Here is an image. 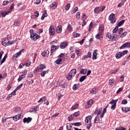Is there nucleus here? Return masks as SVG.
<instances>
[{
	"label": "nucleus",
	"mask_w": 130,
	"mask_h": 130,
	"mask_svg": "<svg viewBox=\"0 0 130 130\" xmlns=\"http://www.w3.org/2000/svg\"><path fill=\"white\" fill-rule=\"evenodd\" d=\"M77 74V70L76 69H72L69 74V76H67V79L68 81H71L73 77H75V75Z\"/></svg>",
	"instance_id": "obj_1"
},
{
	"label": "nucleus",
	"mask_w": 130,
	"mask_h": 130,
	"mask_svg": "<svg viewBox=\"0 0 130 130\" xmlns=\"http://www.w3.org/2000/svg\"><path fill=\"white\" fill-rule=\"evenodd\" d=\"M118 34H119L120 37L121 38H123L124 37H125V36H126V35L127 34V32H123V28H120L119 29H118Z\"/></svg>",
	"instance_id": "obj_2"
},
{
	"label": "nucleus",
	"mask_w": 130,
	"mask_h": 130,
	"mask_svg": "<svg viewBox=\"0 0 130 130\" xmlns=\"http://www.w3.org/2000/svg\"><path fill=\"white\" fill-rule=\"evenodd\" d=\"M109 21H111L112 24H114L116 22V19H115V15L113 13H111L109 17Z\"/></svg>",
	"instance_id": "obj_3"
},
{
	"label": "nucleus",
	"mask_w": 130,
	"mask_h": 130,
	"mask_svg": "<svg viewBox=\"0 0 130 130\" xmlns=\"http://www.w3.org/2000/svg\"><path fill=\"white\" fill-rule=\"evenodd\" d=\"M49 34L50 36H53L55 34V29L53 25H51L49 28Z\"/></svg>",
	"instance_id": "obj_4"
},
{
	"label": "nucleus",
	"mask_w": 130,
	"mask_h": 130,
	"mask_svg": "<svg viewBox=\"0 0 130 130\" xmlns=\"http://www.w3.org/2000/svg\"><path fill=\"white\" fill-rule=\"evenodd\" d=\"M2 43L3 46H9L10 43V40H9V39H8L7 38H4L3 40Z\"/></svg>",
	"instance_id": "obj_5"
},
{
	"label": "nucleus",
	"mask_w": 130,
	"mask_h": 130,
	"mask_svg": "<svg viewBox=\"0 0 130 130\" xmlns=\"http://www.w3.org/2000/svg\"><path fill=\"white\" fill-rule=\"evenodd\" d=\"M40 38V36L38 35L37 33L34 32L31 35H30V39L31 40H34V41H36L37 39H39Z\"/></svg>",
	"instance_id": "obj_6"
},
{
	"label": "nucleus",
	"mask_w": 130,
	"mask_h": 130,
	"mask_svg": "<svg viewBox=\"0 0 130 130\" xmlns=\"http://www.w3.org/2000/svg\"><path fill=\"white\" fill-rule=\"evenodd\" d=\"M130 48V43L127 42L123 44L120 47V49H123L124 48Z\"/></svg>",
	"instance_id": "obj_7"
},
{
	"label": "nucleus",
	"mask_w": 130,
	"mask_h": 130,
	"mask_svg": "<svg viewBox=\"0 0 130 130\" xmlns=\"http://www.w3.org/2000/svg\"><path fill=\"white\" fill-rule=\"evenodd\" d=\"M59 48V46H55L54 45H52L51 47V54H52L53 52H54L56 49H58Z\"/></svg>",
	"instance_id": "obj_8"
},
{
	"label": "nucleus",
	"mask_w": 130,
	"mask_h": 130,
	"mask_svg": "<svg viewBox=\"0 0 130 130\" xmlns=\"http://www.w3.org/2000/svg\"><path fill=\"white\" fill-rule=\"evenodd\" d=\"M11 11H4L3 10H1L0 11V15L2 16V17H5L7 15H8V14H10L11 13Z\"/></svg>",
	"instance_id": "obj_9"
},
{
	"label": "nucleus",
	"mask_w": 130,
	"mask_h": 130,
	"mask_svg": "<svg viewBox=\"0 0 130 130\" xmlns=\"http://www.w3.org/2000/svg\"><path fill=\"white\" fill-rule=\"evenodd\" d=\"M23 123H29L32 121V118L28 117L27 118H23Z\"/></svg>",
	"instance_id": "obj_10"
},
{
	"label": "nucleus",
	"mask_w": 130,
	"mask_h": 130,
	"mask_svg": "<svg viewBox=\"0 0 130 130\" xmlns=\"http://www.w3.org/2000/svg\"><path fill=\"white\" fill-rule=\"evenodd\" d=\"M85 121L86 123H91L92 121V116H87L85 119Z\"/></svg>",
	"instance_id": "obj_11"
},
{
	"label": "nucleus",
	"mask_w": 130,
	"mask_h": 130,
	"mask_svg": "<svg viewBox=\"0 0 130 130\" xmlns=\"http://www.w3.org/2000/svg\"><path fill=\"white\" fill-rule=\"evenodd\" d=\"M56 32L58 34H60L62 32V26L59 25L56 27Z\"/></svg>",
	"instance_id": "obj_12"
},
{
	"label": "nucleus",
	"mask_w": 130,
	"mask_h": 130,
	"mask_svg": "<svg viewBox=\"0 0 130 130\" xmlns=\"http://www.w3.org/2000/svg\"><path fill=\"white\" fill-rule=\"evenodd\" d=\"M68 46V43L67 42H63L60 45L61 49H64Z\"/></svg>",
	"instance_id": "obj_13"
},
{
	"label": "nucleus",
	"mask_w": 130,
	"mask_h": 130,
	"mask_svg": "<svg viewBox=\"0 0 130 130\" xmlns=\"http://www.w3.org/2000/svg\"><path fill=\"white\" fill-rule=\"evenodd\" d=\"M75 117H78V116H79V114L71 115L69 116L68 118L69 121H72L74 120V117H75Z\"/></svg>",
	"instance_id": "obj_14"
},
{
	"label": "nucleus",
	"mask_w": 130,
	"mask_h": 130,
	"mask_svg": "<svg viewBox=\"0 0 130 130\" xmlns=\"http://www.w3.org/2000/svg\"><path fill=\"white\" fill-rule=\"evenodd\" d=\"M98 51V50L95 49L93 51V52L92 53V59H97V52Z\"/></svg>",
	"instance_id": "obj_15"
},
{
	"label": "nucleus",
	"mask_w": 130,
	"mask_h": 130,
	"mask_svg": "<svg viewBox=\"0 0 130 130\" xmlns=\"http://www.w3.org/2000/svg\"><path fill=\"white\" fill-rule=\"evenodd\" d=\"M39 106L38 105L36 107H35L34 108H32L30 109L29 111H30L31 112H34V111H35L36 113V112L38 111V110H39Z\"/></svg>",
	"instance_id": "obj_16"
},
{
	"label": "nucleus",
	"mask_w": 130,
	"mask_h": 130,
	"mask_svg": "<svg viewBox=\"0 0 130 130\" xmlns=\"http://www.w3.org/2000/svg\"><path fill=\"white\" fill-rule=\"evenodd\" d=\"M22 55V50L19 51L18 52L14 54L13 55V57L15 58H18L19 56H20V55Z\"/></svg>",
	"instance_id": "obj_17"
},
{
	"label": "nucleus",
	"mask_w": 130,
	"mask_h": 130,
	"mask_svg": "<svg viewBox=\"0 0 130 130\" xmlns=\"http://www.w3.org/2000/svg\"><path fill=\"white\" fill-rule=\"evenodd\" d=\"M15 113H18L19 114H21L22 112V110H21V108L18 107L15 108L14 110Z\"/></svg>",
	"instance_id": "obj_18"
},
{
	"label": "nucleus",
	"mask_w": 130,
	"mask_h": 130,
	"mask_svg": "<svg viewBox=\"0 0 130 130\" xmlns=\"http://www.w3.org/2000/svg\"><path fill=\"white\" fill-rule=\"evenodd\" d=\"M13 118L14 121H18V120L21 118V114L16 115V116L13 117Z\"/></svg>",
	"instance_id": "obj_19"
},
{
	"label": "nucleus",
	"mask_w": 130,
	"mask_h": 130,
	"mask_svg": "<svg viewBox=\"0 0 130 130\" xmlns=\"http://www.w3.org/2000/svg\"><path fill=\"white\" fill-rule=\"evenodd\" d=\"M93 101L92 100H90L89 101L87 102V104L86 105V107H91L92 106V104H93Z\"/></svg>",
	"instance_id": "obj_20"
},
{
	"label": "nucleus",
	"mask_w": 130,
	"mask_h": 130,
	"mask_svg": "<svg viewBox=\"0 0 130 130\" xmlns=\"http://www.w3.org/2000/svg\"><path fill=\"white\" fill-rule=\"evenodd\" d=\"M104 31V25L102 24L100 26L99 28V32L100 33H103V32Z\"/></svg>",
	"instance_id": "obj_21"
},
{
	"label": "nucleus",
	"mask_w": 130,
	"mask_h": 130,
	"mask_svg": "<svg viewBox=\"0 0 130 130\" xmlns=\"http://www.w3.org/2000/svg\"><path fill=\"white\" fill-rule=\"evenodd\" d=\"M48 54H49V51L48 50H46V51H44V52H43L41 53V55H42V56H48Z\"/></svg>",
	"instance_id": "obj_22"
},
{
	"label": "nucleus",
	"mask_w": 130,
	"mask_h": 130,
	"mask_svg": "<svg viewBox=\"0 0 130 130\" xmlns=\"http://www.w3.org/2000/svg\"><path fill=\"white\" fill-rule=\"evenodd\" d=\"M121 56H123L122 52H119L116 54V58H117V59H119Z\"/></svg>",
	"instance_id": "obj_23"
},
{
	"label": "nucleus",
	"mask_w": 130,
	"mask_h": 130,
	"mask_svg": "<svg viewBox=\"0 0 130 130\" xmlns=\"http://www.w3.org/2000/svg\"><path fill=\"white\" fill-rule=\"evenodd\" d=\"M101 111H102V108H100L98 109V108H96L95 113V114H101Z\"/></svg>",
	"instance_id": "obj_24"
},
{
	"label": "nucleus",
	"mask_w": 130,
	"mask_h": 130,
	"mask_svg": "<svg viewBox=\"0 0 130 130\" xmlns=\"http://www.w3.org/2000/svg\"><path fill=\"white\" fill-rule=\"evenodd\" d=\"M57 6V5H56V3L53 2L50 5V7L51 9H52V10H53L56 8Z\"/></svg>",
	"instance_id": "obj_25"
},
{
	"label": "nucleus",
	"mask_w": 130,
	"mask_h": 130,
	"mask_svg": "<svg viewBox=\"0 0 130 130\" xmlns=\"http://www.w3.org/2000/svg\"><path fill=\"white\" fill-rule=\"evenodd\" d=\"M99 114L98 115V116L95 118L94 123H99L100 122V119H99Z\"/></svg>",
	"instance_id": "obj_26"
},
{
	"label": "nucleus",
	"mask_w": 130,
	"mask_h": 130,
	"mask_svg": "<svg viewBox=\"0 0 130 130\" xmlns=\"http://www.w3.org/2000/svg\"><path fill=\"white\" fill-rule=\"evenodd\" d=\"M47 17V11L46 10L44 11V13L43 14L41 17V20H43L45 18Z\"/></svg>",
	"instance_id": "obj_27"
},
{
	"label": "nucleus",
	"mask_w": 130,
	"mask_h": 130,
	"mask_svg": "<svg viewBox=\"0 0 130 130\" xmlns=\"http://www.w3.org/2000/svg\"><path fill=\"white\" fill-rule=\"evenodd\" d=\"M49 72V71H48V70L46 71H43L41 73V77H45V75H46V74H48Z\"/></svg>",
	"instance_id": "obj_28"
},
{
	"label": "nucleus",
	"mask_w": 130,
	"mask_h": 130,
	"mask_svg": "<svg viewBox=\"0 0 130 130\" xmlns=\"http://www.w3.org/2000/svg\"><path fill=\"white\" fill-rule=\"evenodd\" d=\"M124 22H125V20H122L120 21V22H119L118 23L116 26H117L118 27H120V26H121V25H122V24H124Z\"/></svg>",
	"instance_id": "obj_29"
},
{
	"label": "nucleus",
	"mask_w": 130,
	"mask_h": 130,
	"mask_svg": "<svg viewBox=\"0 0 130 130\" xmlns=\"http://www.w3.org/2000/svg\"><path fill=\"white\" fill-rule=\"evenodd\" d=\"M40 69H41V72H42L44 69H46V65L43 64H40Z\"/></svg>",
	"instance_id": "obj_30"
},
{
	"label": "nucleus",
	"mask_w": 130,
	"mask_h": 130,
	"mask_svg": "<svg viewBox=\"0 0 130 130\" xmlns=\"http://www.w3.org/2000/svg\"><path fill=\"white\" fill-rule=\"evenodd\" d=\"M7 57H8V54H6L5 56L4 57V58H3V59L2 60L1 62V64H3V63H4V62H5V61H6V59H7Z\"/></svg>",
	"instance_id": "obj_31"
},
{
	"label": "nucleus",
	"mask_w": 130,
	"mask_h": 130,
	"mask_svg": "<svg viewBox=\"0 0 130 130\" xmlns=\"http://www.w3.org/2000/svg\"><path fill=\"white\" fill-rule=\"evenodd\" d=\"M87 69H82L80 71V73L82 75H86V74H87Z\"/></svg>",
	"instance_id": "obj_32"
},
{
	"label": "nucleus",
	"mask_w": 130,
	"mask_h": 130,
	"mask_svg": "<svg viewBox=\"0 0 130 130\" xmlns=\"http://www.w3.org/2000/svg\"><path fill=\"white\" fill-rule=\"evenodd\" d=\"M86 78H87V76H82L79 79V82H84V81H85V80H86Z\"/></svg>",
	"instance_id": "obj_33"
},
{
	"label": "nucleus",
	"mask_w": 130,
	"mask_h": 130,
	"mask_svg": "<svg viewBox=\"0 0 130 130\" xmlns=\"http://www.w3.org/2000/svg\"><path fill=\"white\" fill-rule=\"evenodd\" d=\"M78 107H79V104H75L71 108V110H75V109H77L78 108Z\"/></svg>",
	"instance_id": "obj_34"
},
{
	"label": "nucleus",
	"mask_w": 130,
	"mask_h": 130,
	"mask_svg": "<svg viewBox=\"0 0 130 130\" xmlns=\"http://www.w3.org/2000/svg\"><path fill=\"white\" fill-rule=\"evenodd\" d=\"M73 125H75V126H81L82 125V123L81 122H75V123H73Z\"/></svg>",
	"instance_id": "obj_35"
},
{
	"label": "nucleus",
	"mask_w": 130,
	"mask_h": 130,
	"mask_svg": "<svg viewBox=\"0 0 130 130\" xmlns=\"http://www.w3.org/2000/svg\"><path fill=\"white\" fill-rule=\"evenodd\" d=\"M99 9V7L95 8L94 10V13H95V14H99L100 12V9Z\"/></svg>",
	"instance_id": "obj_36"
},
{
	"label": "nucleus",
	"mask_w": 130,
	"mask_h": 130,
	"mask_svg": "<svg viewBox=\"0 0 130 130\" xmlns=\"http://www.w3.org/2000/svg\"><path fill=\"white\" fill-rule=\"evenodd\" d=\"M12 117H11L10 118H3L2 120V123H6V122H7V119H9V118H12Z\"/></svg>",
	"instance_id": "obj_37"
},
{
	"label": "nucleus",
	"mask_w": 130,
	"mask_h": 130,
	"mask_svg": "<svg viewBox=\"0 0 130 130\" xmlns=\"http://www.w3.org/2000/svg\"><path fill=\"white\" fill-rule=\"evenodd\" d=\"M101 35H102V33L99 32V33L95 36V38H96V39L100 40V37L101 36Z\"/></svg>",
	"instance_id": "obj_38"
},
{
	"label": "nucleus",
	"mask_w": 130,
	"mask_h": 130,
	"mask_svg": "<svg viewBox=\"0 0 130 130\" xmlns=\"http://www.w3.org/2000/svg\"><path fill=\"white\" fill-rule=\"evenodd\" d=\"M70 8H71V4H70V3L67 4L66 6V9H65L66 11H69Z\"/></svg>",
	"instance_id": "obj_39"
},
{
	"label": "nucleus",
	"mask_w": 130,
	"mask_h": 130,
	"mask_svg": "<svg viewBox=\"0 0 130 130\" xmlns=\"http://www.w3.org/2000/svg\"><path fill=\"white\" fill-rule=\"evenodd\" d=\"M24 78H25V76L24 75H21L18 79V82H21V81H22V79H24Z\"/></svg>",
	"instance_id": "obj_40"
},
{
	"label": "nucleus",
	"mask_w": 130,
	"mask_h": 130,
	"mask_svg": "<svg viewBox=\"0 0 130 130\" xmlns=\"http://www.w3.org/2000/svg\"><path fill=\"white\" fill-rule=\"evenodd\" d=\"M72 25L69 24L67 26V30H68V31H72Z\"/></svg>",
	"instance_id": "obj_41"
},
{
	"label": "nucleus",
	"mask_w": 130,
	"mask_h": 130,
	"mask_svg": "<svg viewBox=\"0 0 130 130\" xmlns=\"http://www.w3.org/2000/svg\"><path fill=\"white\" fill-rule=\"evenodd\" d=\"M106 37L107 38H109V39H111V38H112V36H111V34H110V32H108L107 34Z\"/></svg>",
	"instance_id": "obj_42"
},
{
	"label": "nucleus",
	"mask_w": 130,
	"mask_h": 130,
	"mask_svg": "<svg viewBox=\"0 0 130 130\" xmlns=\"http://www.w3.org/2000/svg\"><path fill=\"white\" fill-rule=\"evenodd\" d=\"M116 130H126V128H124V127H122L120 126L119 127L116 128Z\"/></svg>",
	"instance_id": "obj_43"
},
{
	"label": "nucleus",
	"mask_w": 130,
	"mask_h": 130,
	"mask_svg": "<svg viewBox=\"0 0 130 130\" xmlns=\"http://www.w3.org/2000/svg\"><path fill=\"white\" fill-rule=\"evenodd\" d=\"M55 62H56L57 64H60L61 63V58L57 59Z\"/></svg>",
	"instance_id": "obj_44"
},
{
	"label": "nucleus",
	"mask_w": 130,
	"mask_h": 130,
	"mask_svg": "<svg viewBox=\"0 0 130 130\" xmlns=\"http://www.w3.org/2000/svg\"><path fill=\"white\" fill-rule=\"evenodd\" d=\"M119 71V69H116V70H112V74H116Z\"/></svg>",
	"instance_id": "obj_45"
},
{
	"label": "nucleus",
	"mask_w": 130,
	"mask_h": 130,
	"mask_svg": "<svg viewBox=\"0 0 130 130\" xmlns=\"http://www.w3.org/2000/svg\"><path fill=\"white\" fill-rule=\"evenodd\" d=\"M121 104H123L124 105H125V104H127V100L124 99V100H123L122 101H121Z\"/></svg>",
	"instance_id": "obj_46"
},
{
	"label": "nucleus",
	"mask_w": 130,
	"mask_h": 130,
	"mask_svg": "<svg viewBox=\"0 0 130 130\" xmlns=\"http://www.w3.org/2000/svg\"><path fill=\"white\" fill-rule=\"evenodd\" d=\"M118 31V27L117 26H116L113 29V33H116Z\"/></svg>",
	"instance_id": "obj_47"
},
{
	"label": "nucleus",
	"mask_w": 130,
	"mask_h": 130,
	"mask_svg": "<svg viewBox=\"0 0 130 130\" xmlns=\"http://www.w3.org/2000/svg\"><path fill=\"white\" fill-rule=\"evenodd\" d=\"M73 89L76 91V90L78 89V85L77 84H75L73 86Z\"/></svg>",
	"instance_id": "obj_48"
},
{
	"label": "nucleus",
	"mask_w": 130,
	"mask_h": 130,
	"mask_svg": "<svg viewBox=\"0 0 130 130\" xmlns=\"http://www.w3.org/2000/svg\"><path fill=\"white\" fill-rule=\"evenodd\" d=\"M70 54H71V58H75V52L71 51Z\"/></svg>",
	"instance_id": "obj_49"
},
{
	"label": "nucleus",
	"mask_w": 130,
	"mask_h": 130,
	"mask_svg": "<svg viewBox=\"0 0 130 130\" xmlns=\"http://www.w3.org/2000/svg\"><path fill=\"white\" fill-rule=\"evenodd\" d=\"M116 102H117V100H112V101H111L110 102V104H111L112 105H114L115 103H116Z\"/></svg>",
	"instance_id": "obj_50"
},
{
	"label": "nucleus",
	"mask_w": 130,
	"mask_h": 130,
	"mask_svg": "<svg viewBox=\"0 0 130 130\" xmlns=\"http://www.w3.org/2000/svg\"><path fill=\"white\" fill-rule=\"evenodd\" d=\"M109 85H112L114 84V80H113V79L111 80L110 79L109 81Z\"/></svg>",
	"instance_id": "obj_51"
},
{
	"label": "nucleus",
	"mask_w": 130,
	"mask_h": 130,
	"mask_svg": "<svg viewBox=\"0 0 130 130\" xmlns=\"http://www.w3.org/2000/svg\"><path fill=\"white\" fill-rule=\"evenodd\" d=\"M73 35L75 38H77V37H80V36H81V34L79 33L73 34Z\"/></svg>",
	"instance_id": "obj_52"
},
{
	"label": "nucleus",
	"mask_w": 130,
	"mask_h": 130,
	"mask_svg": "<svg viewBox=\"0 0 130 130\" xmlns=\"http://www.w3.org/2000/svg\"><path fill=\"white\" fill-rule=\"evenodd\" d=\"M112 39L113 40L116 41V40L118 39V36L116 35V37L115 36H113Z\"/></svg>",
	"instance_id": "obj_53"
},
{
	"label": "nucleus",
	"mask_w": 130,
	"mask_h": 130,
	"mask_svg": "<svg viewBox=\"0 0 130 130\" xmlns=\"http://www.w3.org/2000/svg\"><path fill=\"white\" fill-rule=\"evenodd\" d=\"M99 10L100 12H103L105 10V6H103L102 7H99Z\"/></svg>",
	"instance_id": "obj_54"
},
{
	"label": "nucleus",
	"mask_w": 130,
	"mask_h": 130,
	"mask_svg": "<svg viewBox=\"0 0 130 130\" xmlns=\"http://www.w3.org/2000/svg\"><path fill=\"white\" fill-rule=\"evenodd\" d=\"M35 72H41V69H40V67H37L35 69Z\"/></svg>",
	"instance_id": "obj_55"
},
{
	"label": "nucleus",
	"mask_w": 130,
	"mask_h": 130,
	"mask_svg": "<svg viewBox=\"0 0 130 130\" xmlns=\"http://www.w3.org/2000/svg\"><path fill=\"white\" fill-rule=\"evenodd\" d=\"M34 3L36 4V5H39V4L41 3V0H35Z\"/></svg>",
	"instance_id": "obj_56"
},
{
	"label": "nucleus",
	"mask_w": 130,
	"mask_h": 130,
	"mask_svg": "<svg viewBox=\"0 0 130 130\" xmlns=\"http://www.w3.org/2000/svg\"><path fill=\"white\" fill-rule=\"evenodd\" d=\"M83 18L84 19H85V20H86V19H87V15L85 13H83L82 17V20H83Z\"/></svg>",
	"instance_id": "obj_57"
},
{
	"label": "nucleus",
	"mask_w": 130,
	"mask_h": 130,
	"mask_svg": "<svg viewBox=\"0 0 130 130\" xmlns=\"http://www.w3.org/2000/svg\"><path fill=\"white\" fill-rule=\"evenodd\" d=\"M67 124H68L69 127H70V129H68L69 130H73L72 129V127H73V123H68Z\"/></svg>",
	"instance_id": "obj_58"
},
{
	"label": "nucleus",
	"mask_w": 130,
	"mask_h": 130,
	"mask_svg": "<svg viewBox=\"0 0 130 130\" xmlns=\"http://www.w3.org/2000/svg\"><path fill=\"white\" fill-rule=\"evenodd\" d=\"M111 109H113V110H114L115 108H116V103H115L114 105H112L111 107Z\"/></svg>",
	"instance_id": "obj_59"
},
{
	"label": "nucleus",
	"mask_w": 130,
	"mask_h": 130,
	"mask_svg": "<svg viewBox=\"0 0 130 130\" xmlns=\"http://www.w3.org/2000/svg\"><path fill=\"white\" fill-rule=\"evenodd\" d=\"M128 52V51L126 50H124L123 51V52H122V55H123H123H125V54H126Z\"/></svg>",
	"instance_id": "obj_60"
},
{
	"label": "nucleus",
	"mask_w": 130,
	"mask_h": 130,
	"mask_svg": "<svg viewBox=\"0 0 130 130\" xmlns=\"http://www.w3.org/2000/svg\"><path fill=\"white\" fill-rule=\"evenodd\" d=\"M83 22L82 23V27H84V26H85V25H86V24H87V22H86V20H85V18H83V19H82Z\"/></svg>",
	"instance_id": "obj_61"
},
{
	"label": "nucleus",
	"mask_w": 130,
	"mask_h": 130,
	"mask_svg": "<svg viewBox=\"0 0 130 130\" xmlns=\"http://www.w3.org/2000/svg\"><path fill=\"white\" fill-rule=\"evenodd\" d=\"M122 90H123L122 88H119V89L116 92V94H119L120 92H121L122 91Z\"/></svg>",
	"instance_id": "obj_62"
},
{
	"label": "nucleus",
	"mask_w": 130,
	"mask_h": 130,
	"mask_svg": "<svg viewBox=\"0 0 130 130\" xmlns=\"http://www.w3.org/2000/svg\"><path fill=\"white\" fill-rule=\"evenodd\" d=\"M91 125H92V124L89 123L86 127L87 129H90Z\"/></svg>",
	"instance_id": "obj_63"
},
{
	"label": "nucleus",
	"mask_w": 130,
	"mask_h": 130,
	"mask_svg": "<svg viewBox=\"0 0 130 130\" xmlns=\"http://www.w3.org/2000/svg\"><path fill=\"white\" fill-rule=\"evenodd\" d=\"M76 19H80V12H77L76 14Z\"/></svg>",
	"instance_id": "obj_64"
}]
</instances>
